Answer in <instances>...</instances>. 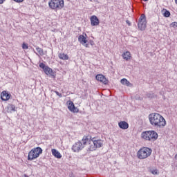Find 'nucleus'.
Segmentation results:
<instances>
[{
  "mask_svg": "<svg viewBox=\"0 0 177 177\" xmlns=\"http://www.w3.org/2000/svg\"><path fill=\"white\" fill-rule=\"evenodd\" d=\"M149 120L152 127L156 128H164L167 125L165 118L161 114L157 113H152L149 115Z\"/></svg>",
  "mask_w": 177,
  "mask_h": 177,
  "instance_id": "1",
  "label": "nucleus"
},
{
  "mask_svg": "<svg viewBox=\"0 0 177 177\" xmlns=\"http://www.w3.org/2000/svg\"><path fill=\"white\" fill-rule=\"evenodd\" d=\"M141 138L147 142H156L158 139V134L154 131H146L141 133Z\"/></svg>",
  "mask_w": 177,
  "mask_h": 177,
  "instance_id": "2",
  "label": "nucleus"
},
{
  "mask_svg": "<svg viewBox=\"0 0 177 177\" xmlns=\"http://www.w3.org/2000/svg\"><path fill=\"white\" fill-rule=\"evenodd\" d=\"M153 150L147 147H143L140 148L137 152V157L138 160H146L151 156Z\"/></svg>",
  "mask_w": 177,
  "mask_h": 177,
  "instance_id": "3",
  "label": "nucleus"
},
{
  "mask_svg": "<svg viewBox=\"0 0 177 177\" xmlns=\"http://www.w3.org/2000/svg\"><path fill=\"white\" fill-rule=\"evenodd\" d=\"M48 6L52 10H62L64 8V0H50Z\"/></svg>",
  "mask_w": 177,
  "mask_h": 177,
  "instance_id": "4",
  "label": "nucleus"
},
{
  "mask_svg": "<svg viewBox=\"0 0 177 177\" xmlns=\"http://www.w3.org/2000/svg\"><path fill=\"white\" fill-rule=\"evenodd\" d=\"M41 153H42V148H41L39 147L32 149L28 152V160L32 161L34 160H37V158H38V157H39V156H41Z\"/></svg>",
  "mask_w": 177,
  "mask_h": 177,
  "instance_id": "5",
  "label": "nucleus"
},
{
  "mask_svg": "<svg viewBox=\"0 0 177 177\" xmlns=\"http://www.w3.org/2000/svg\"><path fill=\"white\" fill-rule=\"evenodd\" d=\"M93 142V138L91 135L84 136L82 139L83 147H86L88 151H92Z\"/></svg>",
  "mask_w": 177,
  "mask_h": 177,
  "instance_id": "6",
  "label": "nucleus"
},
{
  "mask_svg": "<svg viewBox=\"0 0 177 177\" xmlns=\"http://www.w3.org/2000/svg\"><path fill=\"white\" fill-rule=\"evenodd\" d=\"M146 24H147V21H146V15L145 14H142L138 19V28L141 31H145L146 30Z\"/></svg>",
  "mask_w": 177,
  "mask_h": 177,
  "instance_id": "7",
  "label": "nucleus"
},
{
  "mask_svg": "<svg viewBox=\"0 0 177 177\" xmlns=\"http://www.w3.org/2000/svg\"><path fill=\"white\" fill-rule=\"evenodd\" d=\"M103 147V140L101 139H97V137L93 138V145L91 148V151H95L97 149H100Z\"/></svg>",
  "mask_w": 177,
  "mask_h": 177,
  "instance_id": "8",
  "label": "nucleus"
},
{
  "mask_svg": "<svg viewBox=\"0 0 177 177\" xmlns=\"http://www.w3.org/2000/svg\"><path fill=\"white\" fill-rule=\"evenodd\" d=\"M82 149H84V145H82V142L81 141L75 142L72 146V150L74 153H78L79 151H81Z\"/></svg>",
  "mask_w": 177,
  "mask_h": 177,
  "instance_id": "9",
  "label": "nucleus"
},
{
  "mask_svg": "<svg viewBox=\"0 0 177 177\" xmlns=\"http://www.w3.org/2000/svg\"><path fill=\"white\" fill-rule=\"evenodd\" d=\"M88 35L86 33H84V35H80L78 37V41L82 45H84L85 48H88L89 45L87 44L88 43V39H86Z\"/></svg>",
  "mask_w": 177,
  "mask_h": 177,
  "instance_id": "10",
  "label": "nucleus"
},
{
  "mask_svg": "<svg viewBox=\"0 0 177 177\" xmlns=\"http://www.w3.org/2000/svg\"><path fill=\"white\" fill-rule=\"evenodd\" d=\"M39 66L40 68H42L44 70L46 75H50L53 73V71L52 70V68H49V66H46L45 64L44 63H40Z\"/></svg>",
  "mask_w": 177,
  "mask_h": 177,
  "instance_id": "11",
  "label": "nucleus"
},
{
  "mask_svg": "<svg viewBox=\"0 0 177 177\" xmlns=\"http://www.w3.org/2000/svg\"><path fill=\"white\" fill-rule=\"evenodd\" d=\"M67 104L69 111H71V113H80V109L75 107V105H74V102L69 100L67 102Z\"/></svg>",
  "mask_w": 177,
  "mask_h": 177,
  "instance_id": "12",
  "label": "nucleus"
},
{
  "mask_svg": "<svg viewBox=\"0 0 177 177\" xmlns=\"http://www.w3.org/2000/svg\"><path fill=\"white\" fill-rule=\"evenodd\" d=\"M91 25L93 26H99L100 24V21H99V18L96 17V15H93L90 18Z\"/></svg>",
  "mask_w": 177,
  "mask_h": 177,
  "instance_id": "13",
  "label": "nucleus"
},
{
  "mask_svg": "<svg viewBox=\"0 0 177 177\" xmlns=\"http://www.w3.org/2000/svg\"><path fill=\"white\" fill-rule=\"evenodd\" d=\"M95 79L97 80V81H100V82H102V84H104V85H107V84H109V80L106 79V77H104V75H97L95 76Z\"/></svg>",
  "mask_w": 177,
  "mask_h": 177,
  "instance_id": "14",
  "label": "nucleus"
},
{
  "mask_svg": "<svg viewBox=\"0 0 177 177\" xmlns=\"http://www.w3.org/2000/svg\"><path fill=\"white\" fill-rule=\"evenodd\" d=\"M12 95H10V93H8V91H3L1 93V99L4 102H7V100H9V99H10Z\"/></svg>",
  "mask_w": 177,
  "mask_h": 177,
  "instance_id": "15",
  "label": "nucleus"
},
{
  "mask_svg": "<svg viewBox=\"0 0 177 177\" xmlns=\"http://www.w3.org/2000/svg\"><path fill=\"white\" fill-rule=\"evenodd\" d=\"M122 57H123L124 60H126V62H128V60H131V59H132V55L129 51L124 52L122 54Z\"/></svg>",
  "mask_w": 177,
  "mask_h": 177,
  "instance_id": "16",
  "label": "nucleus"
},
{
  "mask_svg": "<svg viewBox=\"0 0 177 177\" xmlns=\"http://www.w3.org/2000/svg\"><path fill=\"white\" fill-rule=\"evenodd\" d=\"M118 127L120 129H128V128H129V124L125 121H120L118 123Z\"/></svg>",
  "mask_w": 177,
  "mask_h": 177,
  "instance_id": "17",
  "label": "nucleus"
},
{
  "mask_svg": "<svg viewBox=\"0 0 177 177\" xmlns=\"http://www.w3.org/2000/svg\"><path fill=\"white\" fill-rule=\"evenodd\" d=\"M51 153L53 156L55 157V158H62V154L56 149H52Z\"/></svg>",
  "mask_w": 177,
  "mask_h": 177,
  "instance_id": "18",
  "label": "nucleus"
},
{
  "mask_svg": "<svg viewBox=\"0 0 177 177\" xmlns=\"http://www.w3.org/2000/svg\"><path fill=\"white\" fill-rule=\"evenodd\" d=\"M58 57L59 59H61V60H68L69 59L68 55L64 53H59Z\"/></svg>",
  "mask_w": 177,
  "mask_h": 177,
  "instance_id": "19",
  "label": "nucleus"
},
{
  "mask_svg": "<svg viewBox=\"0 0 177 177\" xmlns=\"http://www.w3.org/2000/svg\"><path fill=\"white\" fill-rule=\"evenodd\" d=\"M161 12H162V15L164 16V17H169V16H171V12L165 8H163L161 10Z\"/></svg>",
  "mask_w": 177,
  "mask_h": 177,
  "instance_id": "20",
  "label": "nucleus"
},
{
  "mask_svg": "<svg viewBox=\"0 0 177 177\" xmlns=\"http://www.w3.org/2000/svg\"><path fill=\"white\" fill-rule=\"evenodd\" d=\"M120 82L122 85H126L127 86H129V85H131V83L129 82V81H128V80L125 78L122 79L120 80Z\"/></svg>",
  "mask_w": 177,
  "mask_h": 177,
  "instance_id": "21",
  "label": "nucleus"
},
{
  "mask_svg": "<svg viewBox=\"0 0 177 177\" xmlns=\"http://www.w3.org/2000/svg\"><path fill=\"white\" fill-rule=\"evenodd\" d=\"M36 50L39 56H44V50L39 47L36 48Z\"/></svg>",
  "mask_w": 177,
  "mask_h": 177,
  "instance_id": "22",
  "label": "nucleus"
},
{
  "mask_svg": "<svg viewBox=\"0 0 177 177\" xmlns=\"http://www.w3.org/2000/svg\"><path fill=\"white\" fill-rule=\"evenodd\" d=\"M152 175H158V170L157 169L151 170Z\"/></svg>",
  "mask_w": 177,
  "mask_h": 177,
  "instance_id": "23",
  "label": "nucleus"
},
{
  "mask_svg": "<svg viewBox=\"0 0 177 177\" xmlns=\"http://www.w3.org/2000/svg\"><path fill=\"white\" fill-rule=\"evenodd\" d=\"M22 49H28V44L26 43L22 44Z\"/></svg>",
  "mask_w": 177,
  "mask_h": 177,
  "instance_id": "24",
  "label": "nucleus"
},
{
  "mask_svg": "<svg viewBox=\"0 0 177 177\" xmlns=\"http://www.w3.org/2000/svg\"><path fill=\"white\" fill-rule=\"evenodd\" d=\"M170 26L172 27L173 28H177V22L171 23Z\"/></svg>",
  "mask_w": 177,
  "mask_h": 177,
  "instance_id": "25",
  "label": "nucleus"
},
{
  "mask_svg": "<svg viewBox=\"0 0 177 177\" xmlns=\"http://www.w3.org/2000/svg\"><path fill=\"white\" fill-rule=\"evenodd\" d=\"M10 110H12V111H16V106L15 105L10 104Z\"/></svg>",
  "mask_w": 177,
  "mask_h": 177,
  "instance_id": "26",
  "label": "nucleus"
},
{
  "mask_svg": "<svg viewBox=\"0 0 177 177\" xmlns=\"http://www.w3.org/2000/svg\"><path fill=\"white\" fill-rule=\"evenodd\" d=\"M13 1L17 3H22V2L24 1L25 0H13Z\"/></svg>",
  "mask_w": 177,
  "mask_h": 177,
  "instance_id": "27",
  "label": "nucleus"
},
{
  "mask_svg": "<svg viewBox=\"0 0 177 177\" xmlns=\"http://www.w3.org/2000/svg\"><path fill=\"white\" fill-rule=\"evenodd\" d=\"M127 24H128V26H131V21H129V20L126 21Z\"/></svg>",
  "mask_w": 177,
  "mask_h": 177,
  "instance_id": "28",
  "label": "nucleus"
},
{
  "mask_svg": "<svg viewBox=\"0 0 177 177\" xmlns=\"http://www.w3.org/2000/svg\"><path fill=\"white\" fill-rule=\"evenodd\" d=\"M6 0H0V5H2Z\"/></svg>",
  "mask_w": 177,
  "mask_h": 177,
  "instance_id": "29",
  "label": "nucleus"
},
{
  "mask_svg": "<svg viewBox=\"0 0 177 177\" xmlns=\"http://www.w3.org/2000/svg\"><path fill=\"white\" fill-rule=\"evenodd\" d=\"M56 94H57V95H59V92L57 91V92H56Z\"/></svg>",
  "mask_w": 177,
  "mask_h": 177,
  "instance_id": "30",
  "label": "nucleus"
},
{
  "mask_svg": "<svg viewBox=\"0 0 177 177\" xmlns=\"http://www.w3.org/2000/svg\"><path fill=\"white\" fill-rule=\"evenodd\" d=\"M145 1V2H147V1H149V0H144Z\"/></svg>",
  "mask_w": 177,
  "mask_h": 177,
  "instance_id": "31",
  "label": "nucleus"
}]
</instances>
